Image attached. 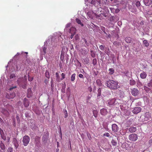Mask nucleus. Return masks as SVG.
Listing matches in <instances>:
<instances>
[{
    "label": "nucleus",
    "instance_id": "nucleus-18",
    "mask_svg": "<svg viewBox=\"0 0 152 152\" xmlns=\"http://www.w3.org/2000/svg\"><path fill=\"white\" fill-rule=\"evenodd\" d=\"M16 79V76L14 74H11L10 77L9 79V81H12L15 80Z\"/></svg>",
    "mask_w": 152,
    "mask_h": 152
},
{
    "label": "nucleus",
    "instance_id": "nucleus-17",
    "mask_svg": "<svg viewBox=\"0 0 152 152\" xmlns=\"http://www.w3.org/2000/svg\"><path fill=\"white\" fill-rule=\"evenodd\" d=\"M80 54L83 56L86 55L88 53V51L86 49H81L80 51Z\"/></svg>",
    "mask_w": 152,
    "mask_h": 152
},
{
    "label": "nucleus",
    "instance_id": "nucleus-2",
    "mask_svg": "<svg viewBox=\"0 0 152 152\" xmlns=\"http://www.w3.org/2000/svg\"><path fill=\"white\" fill-rule=\"evenodd\" d=\"M62 34L60 32L55 33L51 36V41L54 42L56 41L58 39L61 41H62L63 40V38L61 37Z\"/></svg>",
    "mask_w": 152,
    "mask_h": 152
},
{
    "label": "nucleus",
    "instance_id": "nucleus-59",
    "mask_svg": "<svg viewBox=\"0 0 152 152\" xmlns=\"http://www.w3.org/2000/svg\"><path fill=\"white\" fill-rule=\"evenodd\" d=\"M60 136L61 138H62V132H61V129L60 130Z\"/></svg>",
    "mask_w": 152,
    "mask_h": 152
},
{
    "label": "nucleus",
    "instance_id": "nucleus-46",
    "mask_svg": "<svg viewBox=\"0 0 152 152\" xmlns=\"http://www.w3.org/2000/svg\"><path fill=\"white\" fill-rule=\"evenodd\" d=\"M28 81H31L33 80V78L30 77L29 76H28Z\"/></svg>",
    "mask_w": 152,
    "mask_h": 152
},
{
    "label": "nucleus",
    "instance_id": "nucleus-6",
    "mask_svg": "<svg viewBox=\"0 0 152 152\" xmlns=\"http://www.w3.org/2000/svg\"><path fill=\"white\" fill-rule=\"evenodd\" d=\"M30 138L28 136H25L23 138V142L25 146H27L29 142Z\"/></svg>",
    "mask_w": 152,
    "mask_h": 152
},
{
    "label": "nucleus",
    "instance_id": "nucleus-1",
    "mask_svg": "<svg viewBox=\"0 0 152 152\" xmlns=\"http://www.w3.org/2000/svg\"><path fill=\"white\" fill-rule=\"evenodd\" d=\"M107 86L110 88L112 90H116L119 87L118 85L117 81L113 80H110L107 81L106 83Z\"/></svg>",
    "mask_w": 152,
    "mask_h": 152
},
{
    "label": "nucleus",
    "instance_id": "nucleus-28",
    "mask_svg": "<svg viewBox=\"0 0 152 152\" xmlns=\"http://www.w3.org/2000/svg\"><path fill=\"white\" fill-rule=\"evenodd\" d=\"M90 54L91 56L93 58H95L96 56L95 52L93 50H90Z\"/></svg>",
    "mask_w": 152,
    "mask_h": 152
},
{
    "label": "nucleus",
    "instance_id": "nucleus-40",
    "mask_svg": "<svg viewBox=\"0 0 152 152\" xmlns=\"http://www.w3.org/2000/svg\"><path fill=\"white\" fill-rule=\"evenodd\" d=\"M67 94H68L69 95V96L70 95V89L68 87L67 89Z\"/></svg>",
    "mask_w": 152,
    "mask_h": 152
},
{
    "label": "nucleus",
    "instance_id": "nucleus-5",
    "mask_svg": "<svg viewBox=\"0 0 152 152\" xmlns=\"http://www.w3.org/2000/svg\"><path fill=\"white\" fill-rule=\"evenodd\" d=\"M117 103L116 99L115 98L109 99L107 101V105L109 106L115 105Z\"/></svg>",
    "mask_w": 152,
    "mask_h": 152
},
{
    "label": "nucleus",
    "instance_id": "nucleus-7",
    "mask_svg": "<svg viewBox=\"0 0 152 152\" xmlns=\"http://www.w3.org/2000/svg\"><path fill=\"white\" fill-rule=\"evenodd\" d=\"M131 93L133 96H136L139 94V91L137 89L133 88L131 89Z\"/></svg>",
    "mask_w": 152,
    "mask_h": 152
},
{
    "label": "nucleus",
    "instance_id": "nucleus-53",
    "mask_svg": "<svg viewBox=\"0 0 152 152\" xmlns=\"http://www.w3.org/2000/svg\"><path fill=\"white\" fill-rule=\"evenodd\" d=\"M79 37L78 34H76L75 36V39L76 40L78 39Z\"/></svg>",
    "mask_w": 152,
    "mask_h": 152
},
{
    "label": "nucleus",
    "instance_id": "nucleus-37",
    "mask_svg": "<svg viewBox=\"0 0 152 152\" xmlns=\"http://www.w3.org/2000/svg\"><path fill=\"white\" fill-rule=\"evenodd\" d=\"M147 86L150 87H152V79L151 80L150 82L147 84Z\"/></svg>",
    "mask_w": 152,
    "mask_h": 152
},
{
    "label": "nucleus",
    "instance_id": "nucleus-34",
    "mask_svg": "<svg viewBox=\"0 0 152 152\" xmlns=\"http://www.w3.org/2000/svg\"><path fill=\"white\" fill-rule=\"evenodd\" d=\"M63 112L65 116L64 117L65 118H66L68 116V113H67V111L66 109H64L63 110Z\"/></svg>",
    "mask_w": 152,
    "mask_h": 152
},
{
    "label": "nucleus",
    "instance_id": "nucleus-62",
    "mask_svg": "<svg viewBox=\"0 0 152 152\" xmlns=\"http://www.w3.org/2000/svg\"><path fill=\"white\" fill-rule=\"evenodd\" d=\"M49 47L48 48V49H49V50H50V49H51V50L52 49L51 48H52V47H51L52 45H50V46H49Z\"/></svg>",
    "mask_w": 152,
    "mask_h": 152
},
{
    "label": "nucleus",
    "instance_id": "nucleus-26",
    "mask_svg": "<svg viewBox=\"0 0 152 152\" xmlns=\"http://www.w3.org/2000/svg\"><path fill=\"white\" fill-rule=\"evenodd\" d=\"M0 147L2 150H4L5 148L4 145L2 141L1 142L0 144Z\"/></svg>",
    "mask_w": 152,
    "mask_h": 152
},
{
    "label": "nucleus",
    "instance_id": "nucleus-58",
    "mask_svg": "<svg viewBox=\"0 0 152 152\" xmlns=\"http://www.w3.org/2000/svg\"><path fill=\"white\" fill-rule=\"evenodd\" d=\"M4 123L2 119H1V118L0 117V123L1 124H2Z\"/></svg>",
    "mask_w": 152,
    "mask_h": 152
},
{
    "label": "nucleus",
    "instance_id": "nucleus-16",
    "mask_svg": "<svg viewBox=\"0 0 152 152\" xmlns=\"http://www.w3.org/2000/svg\"><path fill=\"white\" fill-rule=\"evenodd\" d=\"M23 104L26 107H28L29 105V102L26 98H25L24 99Z\"/></svg>",
    "mask_w": 152,
    "mask_h": 152
},
{
    "label": "nucleus",
    "instance_id": "nucleus-4",
    "mask_svg": "<svg viewBox=\"0 0 152 152\" xmlns=\"http://www.w3.org/2000/svg\"><path fill=\"white\" fill-rule=\"evenodd\" d=\"M129 139L130 141L134 142L138 139V136L135 134L133 133L129 135Z\"/></svg>",
    "mask_w": 152,
    "mask_h": 152
},
{
    "label": "nucleus",
    "instance_id": "nucleus-31",
    "mask_svg": "<svg viewBox=\"0 0 152 152\" xmlns=\"http://www.w3.org/2000/svg\"><path fill=\"white\" fill-rule=\"evenodd\" d=\"M125 40L126 42L127 43H130L131 41V38L129 37H126L125 39Z\"/></svg>",
    "mask_w": 152,
    "mask_h": 152
},
{
    "label": "nucleus",
    "instance_id": "nucleus-22",
    "mask_svg": "<svg viewBox=\"0 0 152 152\" xmlns=\"http://www.w3.org/2000/svg\"><path fill=\"white\" fill-rule=\"evenodd\" d=\"M31 96V88H29L27 89V97L30 98Z\"/></svg>",
    "mask_w": 152,
    "mask_h": 152
},
{
    "label": "nucleus",
    "instance_id": "nucleus-41",
    "mask_svg": "<svg viewBox=\"0 0 152 152\" xmlns=\"http://www.w3.org/2000/svg\"><path fill=\"white\" fill-rule=\"evenodd\" d=\"M97 64V60L96 58H94L93 60V64L95 65Z\"/></svg>",
    "mask_w": 152,
    "mask_h": 152
},
{
    "label": "nucleus",
    "instance_id": "nucleus-43",
    "mask_svg": "<svg viewBox=\"0 0 152 152\" xmlns=\"http://www.w3.org/2000/svg\"><path fill=\"white\" fill-rule=\"evenodd\" d=\"M7 152H13L12 148H9L7 150Z\"/></svg>",
    "mask_w": 152,
    "mask_h": 152
},
{
    "label": "nucleus",
    "instance_id": "nucleus-27",
    "mask_svg": "<svg viewBox=\"0 0 152 152\" xmlns=\"http://www.w3.org/2000/svg\"><path fill=\"white\" fill-rule=\"evenodd\" d=\"M144 89L147 92H149L151 91V89L146 86H144Z\"/></svg>",
    "mask_w": 152,
    "mask_h": 152
},
{
    "label": "nucleus",
    "instance_id": "nucleus-56",
    "mask_svg": "<svg viewBox=\"0 0 152 152\" xmlns=\"http://www.w3.org/2000/svg\"><path fill=\"white\" fill-rule=\"evenodd\" d=\"M16 88V86H14L13 87H10V89H9V90H11L12 89H14V88Z\"/></svg>",
    "mask_w": 152,
    "mask_h": 152
},
{
    "label": "nucleus",
    "instance_id": "nucleus-15",
    "mask_svg": "<svg viewBox=\"0 0 152 152\" xmlns=\"http://www.w3.org/2000/svg\"><path fill=\"white\" fill-rule=\"evenodd\" d=\"M76 28L74 27H72L70 28L68 31L70 34H75Z\"/></svg>",
    "mask_w": 152,
    "mask_h": 152
},
{
    "label": "nucleus",
    "instance_id": "nucleus-42",
    "mask_svg": "<svg viewBox=\"0 0 152 152\" xmlns=\"http://www.w3.org/2000/svg\"><path fill=\"white\" fill-rule=\"evenodd\" d=\"M1 135V138L4 140H6V137L4 135V134H2Z\"/></svg>",
    "mask_w": 152,
    "mask_h": 152
},
{
    "label": "nucleus",
    "instance_id": "nucleus-25",
    "mask_svg": "<svg viewBox=\"0 0 152 152\" xmlns=\"http://www.w3.org/2000/svg\"><path fill=\"white\" fill-rule=\"evenodd\" d=\"M143 43L145 45V46L148 47L149 45V44L148 41L146 40H144L143 41Z\"/></svg>",
    "mask_w": 152,
    "mask_h": 152
},
{
    "label": "nucleus",
    "instance_id": "nucleus-44",
    "mask_svg": "<svg viewBox=\"0 0 152 152\" xmlns=\"http://www.w3.org/2000/svg\"><path fill=\"white\" fill-rule=\"evenodd\" d=\"M103 135L104 136H106L107 137H109L110 136V135L107 132L104 133L103 134Z\"/></svg>",
    "mask_w": 152,
    "mask_h": 152
},
{
    "label": "nucleus",
    "instance_id": "nucleus-64",
    "mask_svg": "<svg viewBox=\"0 0 152 152\" xmlns=\"http://www.w3.org/2000/svg\"><path fill=\"white\" fill-rule=\"evenodd\" d=\"M140 5V3L137 2V4H136V6L138 7V6H139Z\"/></svg>",
    "mask_w": 152,
    "mask_h": 152
},
{
    "label": "nucleus",
    "instance_id": "nucleus-12",
    "mask_svg": "<svg viewBox=\"0 0 152 152\" xmlns=\"http://www.w3.org/2000/svg\"><path fill=\"white\" fill-rule=\"evenodd\" d=\"M12 143L15 147V149H17L19 146V144L17 139L15 138H13L12 140Z\"/></svg>",
    "mask_w": 152,
    "mask_h": 152
},
{
    "label": "nucleus",
    "instance_id": "nucleus-19",
    "mask_svg": "<svg viewBox=\"0 0 152 152\" xmlns=\"http://www.w3.org/2000/svg\"><path fill=\"white\" fill-rule=\"evenodd\" d=\"M82 44L85 47H87L88 46L89 44L85 39H83L82 40Z\"/></svg>",
    "mask_w": 152,
    "mask_h": 152
},
{
    "label": "nucleus",
    "instance_id": "nucleus-23",
    "mask_svg": "<svg viewBox=\"0 0 152 152\" xmlns=\"http://www.w3.org/2000/svg\"><path fill=\"white\" fill-rule=\"evenodd\" d=\"M76 22L79 24L81 26H84L81 20L78 18H76Z\"/></svg>",
    "mask_w": 152,
    "mask_h": 152
},
{
    "label": "nucleus",
    "instance_id": "nucleus-13",
    "mask_svg": "<svg viewBox=\"0 0 152 152\" xmlns=\"http://www.w3.org/2000/svg\"><path fill=\"white\" fill-rule=\"evenodd\" d=\"M143 2L146 6H149L152 4V0H143Z\"/></svg>",
    "mask_w": 152,
    "mask_h": 152
},
{
    "label": "nucleus",
    "instance_id": "nucleus-48",
    "mask_svg": "<svg viewBox=\"0 0 152 152\" xmlns=\"http://www.w3.org/2000/svg\"><path fill=\"white\" fill-rule=\"evenodd\" d=\"M91 96H88L87 97L86 101L87 102H88L89 100L90 99Z\"/></svg>",
    "mask_w": 152,
    "mask_h": 152
},
{
    "label": "nucleus",
    "instance_id": "nucleus-20",
    "mask_svg": "<svg viewBox=\"0 0 152 152\" xmlns=\"http://www.w3.org/2000/svg\"><path fill=\"white\" fill-rule=\"evenodd\" d=\"M147 74L145 72H142L140 74V77L142 79H145L146 78L147 76Z\"/></svg>",
    "mask_w": 152,
    "mask_h": 152
},
{
    "label": "nucleus",
    "instance_id": "nucleus-35",
    "mask_svg": "<svg viewBox=\"0 0 152 152\" xmlns=\"http://www.w3.org/2000/svg\"><path fill=\"white\" fill-rule=\"evenodd\" d=\"M93 113L94 116L96 118L97 116V112L96 110H94L93 111Z\"/></svg>",
    "mask_w": 152,
    "mask_h": 152
},
{
    "label": "nucleus",
    "instance_id": "nucleus-39",
    "mask_svg": "<svg viewBox=\"0 0 152 152\" xmlns=\"http://www.w3.org/2000/svg\"><path fill=\"white\" fill-rule=\"evenodd\" d=\"M56 78L57 80L58 81L59 80V74L58 72H56Z\"/></svg>",
    "mask_w": 152,
    "mask_h": 152
},
{
    "label": "nucleus",
    "instance_id": "nucleus-52",
    "mask_svg": "<svg viewBox=\"0 0 152 152\" xmlns=\"http://www.w3.org/2000/svg\"><path fill=\"white\" fill-rule=\"evenodd\" d=\"M137 86L138 87H140L142 86V84L140 83V82L139 83H137Z\"/></svg>",
    "mask_w": 152,
    "mask_h": 152
},
{
    "label": "nucleus",
    "instance_id": "nucleus-33",
    "mask_svg": "<svg viewBox=\"0 0 152 152\" xmlns=\"http://www.w3.org/2000/svg\"><path fill=\"white\" fill-rule=\"evenodd\" d=\"M75 75H76L75 73H74L72 75L71 77V80L72 81H73L75 80Z\"/></svg>",
    "mask_w": 152,
    "mask_h": 152
},
{
    "label": "nucleus",
    "instance_id": "nucleus-21",
    "mask_svg": "<svg viewBox=\"0 0 152 152\" xmlns=\"http://www.w3.org/2000/svg\"><path fill=\"white\" fill-rule=\"evenodd\" d=\"M137 130L135 127H132L129 129V131L130 132H134L136 131Z\"/></svg>",
    "mask_w": 152,
    "mask_h": 152
},
{
    "label": "nucleus",
    "instance_id": "nucleus-60",
    "mask_svg": "<svg viewBox=\"0 0 152 152\" xmlns=\"http://www.w3.org/2000/svg\"><path fill=\"white\" fill-rule=\"evenodd\" d=\"M100 89V88H99V89H98V96H99L100 95V94H101V93H100V90H99V89Z\"/></svg>",
    "mask_w": 152,
    "mask_h": 152
},
{
    "label": "nucleus",
    "instance_id": "nucleus-61",
    "mask_svg": "<svg viewBox=\"0 0 152 152\" xmlns=\"http://www.w3.org/2000/svg\"><path fill=\"white\" fill-rule=\"evenodd\" d=\"M72 34L71 35L70 37H71V39H72L73 38V36L75 34L73 33V34Z\"/></svg>",
    "mask_w": 152,
    "mask_h": 152
},
{
    "label": "nucleus",
    "instance_id": "nucleus-32",
    "mask_svg": "<svg viewBox=\"0 0 152 152\" xmlns=\"http://www.w3.org/2000/svg\"><path fill=\"white\" fill-rule=\"evenodd\" d=\"M3 113L4 114L6 115L7 116L9 114L8 112L6 110H3L2 111Z\"/></svg>",
    "mask_w": 152,
    "mask_h": 152
},
{
    "label": "nucleus",
    "instance_id": "nucleus-3",
    "mask_svg": "<svg viewBox=\"0 0 152 152\" xmlns=\"http://www.w3.org/2000/svg\"><path fill=\"white\" fill-rule=\"evenodd\" d=\"M14 66H9L10 69L12 71H18L20 68L21 64L20 63H17L15 65H14Z\"/></svg>",
    "mask_w": 152,
    "mask_h": 152
},
{
    "label": "nucleus",
    "instance_id": "nucleus-11",
    "mask_svg": "<svg viewBox=\"0 0 152 152\" xmlns=\"http://www.w3.org/2000/svg\"><path fill=\"white\" fill-rule=\"evenodd\" d=\"M49 41H47L45 43V44L43 47H42V49L43 51V53H42L43 54L45 55L46 53V51L47 49V45L46 44H48Z\"/></svg>",
    "mask_w": 152,
    "mask_h": 152
},
{
    "label": "nucleus",
    "instance_id": "nucleus-38",
    "mask_svg": "<svg viewBox=\"0 0 152 152\" xmlns=\"http://www.w3.org/2000/svg\"><path fill=\"white\" fill-rule=\"evenodd\" d=\"M45 76L48 78H50L49 73V72L47 71H46Z\"/></svg>",
    "mask_w": 152,
    "mask_h": 152
},
{
    "label": "nucleus",
    "instance_id": "nucleus-49",
    "mask_svg": "<svg viewBox=\"0 0 152 152\" xmlns=\"http://www.w3.org/2000/svg\"><path fill=\"white\" fill-rule=\"evenodd\" d=\"M0 133L1 135L4 134V132L2 129H0Z\"/></svg>",
    "mask_w": 152,
    "mask_h": 152
},
{
    "label": "nucleus",
    "instance_id": "nucleus-30",
    "mask_svg": "<svg viewBox=\"0 0 152 152\" xmlns=\"http://www.w3.org/2000/svg\"><path fill=\"white\" fill-rule=\"evenodd\" d=\"M136 83L135 81L132 79L130 80V84L131 85H134Z\"/></svg>",
    "mask_w": 152,
    "mask_h": 152
},
{
    "label": "nucleus",
    "instance_id": "nucleus-10",
    "mask_svg": "<svg viewBox=\"0 0 152 152\" xmlns=\"http://www.w3.org/2000/svg\"><path fill=\"white\" fill-rule=\"evenodd\" d=\"M15 96V94L14 93H8L6 95V98L8 99H13Z\"/></svg>",
    "mask_w": 152,
    "mask_h": 152
},
{
    "label": "nucleus",
    "instance_id": "nucleus-57",
    "mask_svg": "<svg viewBox=\"0 0 152 152\" xmlns=\"http://www.w3.org/2000/svg\"><path fill=\"white\" fill-rule=\"evenodd\" d=\"M91 3L92 4H94L95 3V0H92L91 2Z\"/></svg>",
    "mask_w": 152,
    "mask_h": 152
},
{
    "label": "nucleus",
    "instance_id": "nucleus-14",
    "mask_svg": "<svg viewBox=\"0 0 152 152\" xmlns=\"http://www.w3.org/2000/svg\"><path fill=\"white\" fill-rule=\"evenodd\" d=\"M100 113L102 115L105 116L107 114L108 112L107 109L103 108L100 110Z\"/></svg>",
    "mask_w": 152,
    "mask_h": 152
},
{
    "label": "nucleus",
    "instance_id": "nucleus-9",
    "mask_svg": "<svg viewBox=\"0 0 152 152\" xmlns=\"http://www.w3.org/2000/svg\"><path fill=\"white\" fill-rule=\"evenodd\" d=\"M112 131L115 132H117L119 129L118 127L115 124H112Z\"/></svg>",
    "mask_w": 152,
    "mask_h": 152
},
{
    "label": "nucleus",
    "instance_id": "nucleus-36",
    "mask_svg": "<svg viewBox=\"0 0 152 152\" xmlns=\"http://www.w3.org/2000/svg\"><path fill=\"white\" fill-rule=\"evenodd\" d=\"M48 136L47 135H44L42 137V140L43 141H45L48 138Z\"/></svg>",
    "mask_w": 152,
    "mask_h": 152
},
{
    "label": "nucleus",
    "instance_id": "nucleus-29",
    "mask_svg": "<svg viewBox=\"0 0 152 152\" xmlns=\"http://www.w3.org/2000/svg\"><path fill=\"white\" fill-rule=\"evenodd\" d=\"M111 143L113 146H115L117 145V142L113 139L112 140Z\"/></svg>",
    "mask_w": 152,
    "mask_h": 152
},
{
    "label": "nucleus",
    "instance_id": "nucleus-51",
    "mask_svg": "<svg viewBox=\"0 0 152 152\" xmlns=\"http://www.w3.org/2000/svg\"><path fill=\"white\" fill-rule=\"evenodd\" d=\"M87 135L88 139L90 140L91 139V137L90 134L89 133H87Z\"/></svg>",
    "mask_w": 152,
    "mask_h": 152
},
{
    "label": "nucleus",
    "instance_id": "nucleus-45",
    "mask_svg": "<svg viewBox=\"0 0 152 152\" xmlns=\"http://www.w3.org/2000/svg\"><path fill=\"white\" fill-rule=\"evenodd\" d=\"M70 23H68L66 24L65 30H67V28L70 26Z\"/></svg>",
    "mask_w": 152,
    "mask_h": 152
},
{
    "label": "nucleus",
    "instance_id": "nucleus-47",
    "mask_svg": "<svg viewBox=\"0 0 152 152\" xmlns=\"http://www.w3.org/2000/svg\"><path fill=\"white\" fill-rule=\"evenodd\" d=\"M99 48L101 50H103L104 49V47L103 45H101L99 46Z\"/></svg>",
    "mask_w": 152,
    "mask_h": 152
},
{
    "label": "nucleus",
    "instance_id": "nucleus-50",
    "mask_svg": "<svg viewBox=\"0 0 152 152\" xmlns=\"http://www.w3.org/2000/svg\"><path fill=\"white\" fill-rule=\"evenodd\" d=\"M61 76L62 77V78L61 79V80H62L63 79L65 78V74L64 73H62L61 74Z\"/></svg>",
    "mask_w": 152,
    "mask_h": 152
},
{
    "label": "nucleus",
    "instance_id": "nucleus-63",
    "mask_svg": "<svg viewBox=\"0 0 152 152\" xmlns=\"http://www.w3.org/2000/svg\"><path fill=\"white\" fill-rule=\"evenodd\" d=\"M10 62H11V60L8 63V65H7V66H6V67H7L9 66L10 63Z\"/></svg>",
    "mask_w": 152,
    "mask_h": 152
},
{
    "label": "nucleus",
    "instance_id": "nucleus-55",
    "mask_svg": "<svg viewBox=\"0 0 152 152\" xmlns=\"http://www.w3.org/2000/svg\"><path fill=\"white\" fill-rule=\"evenodd\" d=\"M79 77L81 78H83L84 77L83 75L81 74H80L79 75Z\"/></svg>",
    "mask_w": 152,
    "mask_h": 152
},
{
    "label": "nucleus",
    "instance_id": "nucleus-24",
    "mask_svg": "<svg viewBox=\"0 0 152 152\" xmlns=\"http://www.w3.org/2000/svg\"><path fill=\"white\" fill-rule=\"evenodd\" d=\"M108 71L109 74L110 75H113L114 72V70L113 68H110Z\"/></svg>",
    "mask_w": 152,
    "mask_h": 152
},
{
    "label": "nucleus",
    "instance_id": "nucleus-8",
    "mask_svg": "<svg viewBox=\"0 0 152 152\" xmlns=\"http://www.w3.org/2000/svg\"><path fill=\"white\" fill-rule=\"evenodd\" d=\"M142 108L140 107H135L132 110V112L134 114H137L140 112Z\"/></svg>",
    "mask_w": 152,
    "mask_h": 152
},
{
    "label": "nucleus",
    "instance_id": "nucleus-54",
    "mask_svg": "<svg viewBox=\"0 0 152 152\" xmlns=\"http://www.w3.org/2000/svg\"><path fill=\"white\" fill-rule=\"evenodd\" d=\"M92 88L91 87H89L88 88V90L89 91L91 92L92 91Z\"/></svg>",
    "mask_w": 152,
    "mask_h": 152
}]
</instances>
